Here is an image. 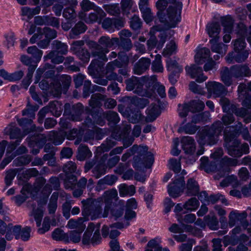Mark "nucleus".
I'll use <instances>...</instances> for the list:
<instances>
[{
  "instance_id": "18",
  "label": "nucleus",
  "mask_w": 251,
  "mask_h": 251,
  "mask_svg": "<svg viewBox=\"0 0 251 251\" xmlns=\"http://www.w3.org/2000/svg\"><path fill=\"white\" fill-rule=\"evenodd\" d=\"M87 179L85 177H81L78 181L77 180L75 189L73 191V196L75 198H79L83 193L87 187Z\"/></svg>"
},
{
  "instance_id": "29",
  "label": "nucleus",
  "mask_w": 251,
  "mask_h": 251,
  "mask_svg": "<svg viewBox=\"0 0 251 251\" xmlns=\"http://www.w3.org/2000/svg\"><path fill=\"white\" fill-rule=\"evenodd\" d=\"M18 124L20 126L26 127L27 125H30L31 126L30 129L29 130H28L26 132L25 134H26L28 133H29L31 131H39L41 132L43 130V127H37L36 128V126L34 125H32L33 121L31 119H28L27 118H22L18 121Z\"/></svg>"
},
{
  "instance_id": "19",
  "label": "nucleus",
  "mask_w": 251,
  "mask_h": 251,
  "mask_svg": "<svg viewBox=\"0 0 251 251\" xmlns=\"http://www.w3.org/2000/svg\"><path fill=\"white\" fill-rule=\"evenodd\" d=\"M117 180V177L114 175H107L103 178L100 179L97 183V190L100 191L106 188V185L111 186Z\"/></svg>"
},
{
  "instance_id": "20",
  "label": "nucleus",
  "mask_w": 251,
  "mask_h": 251,
  "mask_svg": "<svg viewBox=\"0 0 251 251\" xmlns=\"http://www.w3.org/2000/svg\"><path fill=\"white\" fill-rule=\"evenodd\" d=\"M120 160L119 156L113 155L109 157L108 154H104L101 156L100 162L104 164L107 168L111 169L118 163Z\"/></svg>"
},
{
  "instance_id": "32",
  "label": "nucleus",
  "mask_w": 251,
  "mask_h": 251,
  "mask_svg": "<svg viewBox=\"0 0 251 251\" xmlns=\"http://www.w3.org/2000/svg\"><path fill=\"white\" fill-rule=\"evenodd\" d=\"M240 140L238 139L236 136V158L240 157L241 154H248L250 151V147L247 143H243L240 146ZM238 164V161L236 159V165Z\"/></svg>"
},
{
  "instance_id": "9",
  "label": "nucleus",
  "mask_w": 251,
  "mask_h": 251,
  "mask_svg": "<svg viewBox=\"0 0 251 251\" xmlns=\"http://www.w3.org/2000/svg\"><path fill=\"white\" fill-rule=\"evenodd\" d=\"M185 70L187 74L191 78H196V81L199 83L202 82L207 78V76L204 75L202 68L197 65L193 64L190 67L186 66Z\"/></svg>"
},
{
  "instance_id": "34",
  "label": "nucleus",
  "mask_w": 251,
  "mask_h": 251,
  "mask_svg": "<svg viewBox=\"0 0 251 251\" xmlns=\"http://www.w3.org/2000/svg\"><path fill=\"white\" fill-rule=\"evenodd\" d=\"M53 50L57 51L58 53L62 55H65L68 52V46L61 41L54 40L52 43Z\"/></svg>"
},
{
  "instance_id": "50",
  "label": "nucleus",
  "mask_w": 251,
  "mask_h": 251,
  "mask_svg": "<svg viewBox=\"0 0 251 251\" xmlns=\"http://www.w3.org/2000/svg\"><path fill=\"white\" fill-rule=\"evenodd\" d=\"M106 167L104 164L101 163L96 165L93 170V174L96 178H100L101 176L104 175L106 173Z\"/></svg>"
},
{
  "instance_id": "58",
  "label": "nucleus",
  "mask_w": 251,
  "mask_h": 251,
  "mask_svg": "<svg viewBox=\"0 0 251 251\" xmlns=\"http://www.w3.org/2000/svg\"><path fill=\"white\" fill-rule=\"evenodd\" d=\"M58 103L57 101H52L50 102L48 105L49 109L50 110V112L57 117L60 116L61 114V108L57 106V104Z\"/></svg>"
},
{
  "instance_id": "59",
  "label": "nucleus",
  "mask_w": 251,
  "mask_h": 251,
  "mask_svg": "<svg viewBox=\"0 0 251 251\" xmlns=\"http://www.w3.org/2000/svg\"><path fill=\"white\" fill-rule=\"evenodd\" d=\"M249 51L246 50H239L238 47H236V63L244 62L249 56Z\"/></svg>"
},
{
  "instance_id": "16",
  "label": "nucleus",
  "mask_w": 251,
  "mask_h": 251,
  "mask_svg": "<svg viewBox=\"0 0 251 251\" xmlns=\"http://www.w3.org/2000/svg\"><path fill=\"white\" fill-rule=\"evenodd\" d=\"M210 58V51L206 48H203L199 49L195 56V62L198 65L203 64L208 59Z\"/></svg>"
},
{
  "instance_id": "37",
  "label": "nucleus",
  "mask_w": 251,
  "mask_h": 251,
  "mask_svg": "<svg viewBox=\"0 0 251 251\" xmlns=\"http://www.w3.org/2000/svg\"><path fill=\"white\" fill-rule=\"evenodd\" d=\"M77 178L74 175H66V178L64 179V185L66 189L74 190L75 189Z\"/></svg>"
},
{
  "instance_id": "61",
  "label": "nucleus",
  "mask_w": 251,
  "mask_h": 251,
  "mask_svg": "<svg viewBox=\"0 0 251 251\" xmlns=\"http://www.w3.org/2000/svg\"><path fill=\"white\" fill-rule=\"evenodd\" d=\"M142 22L140 18L134 15L130 20V26L134 30H138L141 28Z\"/></svg>"
},
{
  "instance_id": "57",
  "label": "nucleus",
  "mask_w": 251,
  "mask_h": 251,
  "mask_svg": "<svg viewBox=\"0 0 251 251\" xmlns=\"http://www.w3.org/2000/svg\"><path fill=\"white\" fill-rule=\"evenodd\" d=\"M104 118L107 121L114 124H117L120 121V118L117 112L113 111H109L103 114Z\"/></svg>"
},
{
  "instance_id": "52",
  "label": "nucleus",
  "mask_w": 251,
  "mask_h": 251,
  "mask_svg": "<svg viewBox=\"0 0 251 251\" xmlns=\"http://www.w3.org/2000/svg\"><path fill=\"white\" fill-rule=\"evenodd\" d=\"M31 160L32 157L30 155H23L16 158L14 163L16 166H22L28 164Z\"/></svg>"
},
{
  "instance_id": "31",
  "label": "nucleus",
  "mask_w": 251,
  "mask_h": 251,
  "mask_svg": "<svg viewBox=\"0 0 251 251\" xmlns=\"http://www.w3.org/2000/svg\"><path fill=\"white\" fill-rule=\"evenodd\" d=\"M237 30H240L245 38H246L247 42L251 47V25L248 28L244 24L240 26L239 24H236V34L238 33Z\"/></svg>"
},
{
  "instance_id": "21",
  "label": "nucleus",
  "mask_w": 251,
  "mask_h": 251,
  "mask_svg": "<svg viewBox=\"0 0 251 251\" xmlns=\"http://www.w3.org/2000/svg\"><path fill=\"white\" fill-rule=\"evenodd\" d=\"M206 31L209 37L212 38L220 39L219 34L221 31V26L217 22L209 23L206 26Z\"/></svg>"
},
{
  "instance_id": "25",
  "label": "nucleus",
  "mask_w": 251,
  "mask_h": 251,
  "mask_svg": "<svg viewBox=\"0 0 251 251\" xmlns=\"http://www.w3.org/2000/svg\"><path fill=\"white\" fill-rule=\"evenodd\" d=\"M84 221L83 218H79L77 220L70 219L68 222L67 226L70 229H76L80 232H82L86 226L83 223Z\"/></svg>"
},
{
  "instance_id": "45",
  "label": "nucleus",
  "mask_w": 251,
  "mask_h": 251,
  "mask_svg": "<svg viewBox=\"0 0 251 251\" xmlns=\"http://www.w3.org/2000/svg\"><path fill=\"white\" fill-rule=\"evenodd\" d=\"M160 242L159 240L157 238L151 240L147 245L145 251H162Z\"/></svg>"
},
{
  "instance_id": "10",
  "label": "nucleus",
  "mask_w": 251,
  "mask_h": 251,
  "mask_svg": "<svg viewBox=\"0 0 251 251\" xmlns=\"http://www.w3.org/2000/svg\"><path fill=\"white\" fill-rule=\"evenodd\" d=\"M208 91L215 97H219L226 94L225 86L220 82H208L206 84Z\"/></svg>"
},
{
  "instance_id": "56",
  "label": "nucleus",
  "mask_w": 251,
  "mask_h": 251,
  "mask_svg": "<svg viewBox=\"0 0 251 251\" xmlns=\"http://www.w3.org/2000/svg\"><path fill=\"white\" fill-rule=\"evenodd\" d=\"M50 93L54 97H59L62 92V87L59 82L55 81L51 83Z\"/></svg>"
},
{
  "instance_id": "28",
  "label": "nucleus",
  "mask_w": 251,
  "mask_h": 251,
  "mask_svg": "<svg viewBox=\"0 0 251 251\" xmlns=\"http://www.w3.org/2000/svg\"><path fill=\"white\" fill-rule=\"evenodd\" d=\"M139 7L145 22L147 24L152 22L154 16L149 5L139 6Z\"/></svg>"
},
{
  "instance_id": "8",
  "label": "nucleus",
  "mask_w": 251,
  "mask_h": 251,
  "mask_svg": "<svg viewBox=\"0 0 251 251\" xmlns=\"http://www.w3.org/2000/svg\"><path fill=\"white\" fill-rule=\"evenodd\" d=\"M185 181L184 177L181 176L176 179L173 183L168 185V193L173 198H177L183 192L184 188Z\"/></svg>"
},
{
  "instance_id": "3",
  "label": "nucleus",
  "mask_w": 251,
  "mask_h": 251,
  "mask_svg": "<svg viewBox=\"0 0 251 251\" xmlns=\"http://www.w3.org/2000/svg\"><path fill=\"white\" fill-rule=\"evenodd\" d=\"M117 196V190L112 189L105 191L102 197L97 199H88L82 201L83 215L91 216L92 220L101 216L107 217L112 200L116 199Z\"/></svg>"
},
{
  "instance_id": "46",
  "label": "nucleus",
  "mask_w": 251,
  "mask_h": 251,
  "mask_svg": "<svg viewBox=\"0 0 251 251\" xmlns=\"http://www.w3.org/2000/svg\"><path fill=\"white\" fill-rule=\"evenodd\" d=\"M167 65L168 70L175 73H179L182 71V68L180 66L177 62L171 58H169L167 60Z\"/></svg>"
},
{
  "instance_id": "40",
  "label": "nucleus",
  "mask_w": 251,
  "mask_h": 251,
  "mask_svg": "<svg viewBox=\"0 0 251 251\" xmlns=\"http://www.w3.org/2000/svg\"><path fill=\"white\" fill-rule=\"evenodd\" d=\"M102 7L105 11L110 15L117 16L120 13V9L118 3L104 4Z\"/></svg>"
},
{
  "instance_id": "4",
  "label": "nucleus",
  "mask_w": 251,
  "mask_h": 251,
  "mask_svg": "<svg viewBox=\"0 0 251 251\" xmlns=\"http://www.w3.org/2000/svg\"><path fill=\"white\" fill-rule=\"evenodd\" d=\"M182 2H178L175 6H169L166 11L157 12V16L163 27L154 26L155 30L161 31L175 27L180 21Z\"/></svg>"
},
{
  "instance_id": "51",
  "label": "nucleus",
  "mask_w": 251,
  "mask_h": 251,
  "mask_svg": "<svg viewBox=\"0 0 251 251\" xmlns=\"http://www.w3.org/2000/svg\"><path fill=\"white\" fill-rule=\"evenodd\" d=\"M39 106L37 105H31L29 103L27 104L26 108L22 112L23 116H27L29 118H35V112L37 111Z\"/></svg>"
},
{
  "instance_id": "54",
  "label": "nucleus",
  "mask_w": 251,
  "mask_h": 251,
  "mask_svg": "<svg viewBox=\"0 0 251 251\" xmlns=\"http://www.w3.org/2000/svg\"><path fill=\"white\" fill-rule=\"evenodd\" d=\"M199 205V202L196 198H192L187 201L183 205L185 209L192 211L197 209Z\"/></svg>"
},
{
  "instance_id": "22",
  "label": "nucleus",
  "mask_w": 251,
  "mask_h": 251,
  "mask_svg": "<svg viewBox=\"0 0 251 251\" xmlns=\"http://www.w3.org/2000/svg\"><path fill=\"white\" fill-rule=\"evenodd\" d=\"M100 10L101 13H99L97 10H94L93 12L90 13L88 16L86 17L85 22L89 24L100 22L102 19L106 16V14L100 7Z\"/></svg>"
},
{
  "instance_id": "33",
  "label": "nucleus",
  "mask_w": 251,
  "mask_h": 251,
  "mask_svg": "<svg viewBox=\"0 0 251 251\" xmlns=\"http://www.w3.org/2000/svg\"><path fill=\"white\" fill-rule=\"evenodd\" d=\"M204 221L211 229L216 230L218 228L219 222L215 215L209 214L205 216Z\"/></svg>"
},
{
  "instance_id": "11",
  "label": "nucleus",
  "mask_w": 251,
  "mask_h": 251,
  "mask_svg": "<svg viewBox=\"0 0 251 251\" xmlns=\"http://www.w3.org/2000/svg\"><path fill=\"white\" fill-rule=\"evenodd\" d=\"M235 75V66H232L230 68L224 67L220 71L221 80L226 86H229L232 84L233 82L232 77Z\"/></svg>"
},
{
  "instance_id": "39",
  "label": "nucleus",
  "mask_w": 251,
  "mask_h": 251,
  "mask_svg": "<svg viewBox=\"0 0 251 251\" xmlns=\"http://www.w3.org/2000/svg\"><path fill=\"white\" fill-rule=\"evenodd\" d=\"M201 167L205 172L209 173L214 171L216 169V166L215 162H212L209 163L208 157H202L201 159Z\"/></svg>"
},
{
  "instance_id": "49",
  "label": "nucleus",
  "mask_w": 251,
  "mask_h": 251,
  "mask_svg": "<svg viewBox=\"0 0 251 251\" xmlns=\"http://www.w3.org/2000/svg\"><path fill=\"white\" fill-rule=\"evenodd\" d=\"M209 117L210 114L207 112L193 115L191 117V123L196 124L206 121Z\"/></svg>"
},
{
  "instance_id": "41",
  "label": "nucleus",
  "mask_w": 251,
  "mask_h": 251,
  "mask_svg": "<svg viewBox=\"0 0 251 251\" xmlns=\"http://www.w3.org/2000/svg\"><path fill=\"white\" fill-rule=\"evenodd\" d=\"M37 31L38 33L42 34V35H45V37L50 39V41L51 39L55 38L57 35L56 30L48 27H45L43 29L38 28Z\"/></svg>"
},
{
  "instance_id": "42",
  "label": "nucleus",
  "mask_w": 251,
  "mask_h": 251,
  "mask_svg": "<svg viewBox=\"0 0 251 251\" xmlns=\"http://www.w3.org/2000/svg\"><path fill=\"white\" fill-rule=\"evenodd\" d=\"M27 52L32 55V57L35 59L36 62H39L41 60L43 54L42 50H39L36 46L28 47Z\"/></svg>"
},
{
  "instance_id": "35",
  "label": "nucleus",
  "mask_w": 251,
  "mask_h": 251,
  "mask_svg": "<svg viewBox=\"0 0 251 251\" xmlns=\"http://www.w3.org/2000/svg\"><path fill=\"white\" fill-rule=\"evenodd\" d=\"M105 96L100 93H95L91 96L89 100V105L92 108L100 107L101 105V101L104 100Z\"/></svg>"
},
{
  "instance_id": "27",
  "label": "nucleus",
  "mask_w": 251,
  "mask_h": 251,
  "mask_svg": "<svg viewBox=\"0 0 251 251\" xmlns=\"http://www.w3.org/2000/svg\"><path fill=\"white\" fill-rule=\"evenodd\" d=\"M55 50H51L44 57L45 60H50L52 63L59 64L64 60L65 57L59 55Z\"/></svg>"
},
{
  "instance_id": "5",
  "label": "nucleus",
  "mask_w": 251,
  "mask_h": 251,
  "mask_svg": "<svg viewBox=\"0 0 251 251\" xmlns=\"http://www.w3.org/2000/svg\"><path fill=\"white\" fill-rule=\"evenodd\" d=\"M148 147L146 146L142 147L140 151H143L144 153L140 156H135L133 158V167L135 168H138L139 165L142 164L146 168H150L154 162V158L152 153L148 152Z\"/></svg>"
},
{
  "instance_id": "6",
  "label": "nucleus",
  "mask_w": 251,
  "mask_h": 251,
  "mask_svg": "<svg viewBox=\"0 0 251 251\" xmlns=\"http://www.w3.org/2000/svg\"><path fill=\"white\" fill-rule=\"evenodd\" d=\"M83 112L84 107L80 103H77L74 105H71L69 103H67L64 105V113L69 115L72 121H82V114Z\"/></svg>"
},
{
  "instance_id": "44",
  "label": "nucleus",
  "mask_w": 251,
  "mask_h": 251,
  "mask_svg": "<svg viewBox=\"0 0 251 251\" xmlns=\"http://www.w3.org/2000/svg\"><path fill=\"white\" fill-rule=\"evenodd\" d=\"M251 76V70L247 65L241 67L236 64V79L240 76L249 77Z\"/></svg>"
},
{
  "instance_id": "36",
  "label": "nucleus",
  "mask_w": 251,
  "mask_h": 251,
  "mask_svg": "<svg viewBox=\"0 0 251 251\" xmlns=\"http://www.w3.org/2000/svg\"><path fill=\"white\" fill-rule=\"evenodd\" d=\"M81 9L84 11H88L90 10H97L100 13H101L100 7L97 6L94 2L89 0H83L80 3Z\"/></svg>"
},
{
  "instance_id": "15",
  "label": "nucleus",
  "mask_w": 251,
  "mask_h": 251,
  "mask_svg": "<svg viewBox=\"0 0 251 251\" xmlns=\"http://www.w3.org/2000/svg\"><path fill=\"white\" fill-rule=\"evenodd\" d=\"M219 39L212 38L209 41L211 44V50L212 51L221 54L222 57L225 55L227 50V46L222 43H219Z\"/></svg>"
},
{
  "instance_id": "47",
  "label": "nucleus",
  "mask_w": 251,
  "mask_h": 251,
  "mask_svg": "<svg viewBox=\"0 0 251 251\" xmlns=\"http://www.w3.org/2000/svg\"><path fill=\"white\" fill-rule=\"evenodd\" d=\"M221 22L224 27V30L228 33H230L233 27V20L230 16H226L221 18Z\"/></svg>"
},
{
  "instance_id": "14",
  "label": "nucleus",
  "mask_w": 251,
  "mask_h": 251,
  "mask_svg": "<svg viewBox=\"0 0 251 251\" xmlns=\"http://www.w3.org/2000/svg\"><path fill=\"white\" fill-rule=\"evenodd\" d=\"M182 148L187 154L193 153L196 149L194 139L190 136H184L181 140Z\"/></svg>"
},
{
  "instance_id": "13",
  "label": "nucleus",
  "mask_w": 251,
  "mask_h": 251,
  "mask_svg": "<svg viewBox=\"0 0 251 251\" xmlns=\"http://www.w3.org/2000/svg\"><path fill=\"white\" fill-rule=\"evenodd\" d=\"M151 60L148 58L142 57L136 63L134 66V74L140 75L149 69L151 65Z\"/></svg>"
},
{
  "instance_id": "62",
  "label": "nucleus",
  "mask_w": 251,
  "mask_h": 251,
  "mask_svg": "<svg viewBox=\"0 0 251 251\" xmlns=\"http://www.w3.org/2000/svg\"><path fill=\"white\" fill-rule=\"evenodd\" d=\"M176 43L171 41L169 44H167L165 49L163 51V55L165 56H170L176 52Z\"/></svg>"
},
{
  "instance_id": "7",
  "label": "nucleus",
  "mask_w": 251,
  "mask_h": 251,
  "mask_svg": "<svg viewBox=\"0 0 251 251\" xmlns=\"http://www.w3.org/2000/svg\"><path fill=\"white\" fill-rule=\"evenodd\" d=\"M126 89L127 91H134L135 93L139 95H143V86L144 85L143 78L140 79L136 77H132L126 80Z\"/></svg>"
},
{
  "instance_id": "38",
  "label": "nucleus",
  "mask_w": 251,
  "mask_h": 251,
  "mask_svg": "<svg viewBox=\"0 0 251 251\" xmlns=\"http://www.w3.org/2000/svg\"><path fill=\"white\" fill-rule=\"evenodd\" d=\"M64 135L61 133H58L54 131L50 132L49 140L52 141L55 145H60L64 140Z\"/></svg>"
},
{
  "instance_id": "43",
  "label": "nucleus",
  "mask_w": 251,
  "mask_h": 251,
  "mask_svg": "<svg viewBox=\"0 0 251 251\" xmlns=\"http://www.w3.org/2000/svg\"><path fill=\"white\" fill-rule=\"evenodd\" d=\"M151 70L153 72L162 73L163 71V67L161 62V56L157 54L155 59L151 64Z\"/></svg>"
},
{
  "instance_id": "60",
  "label": "nucleus",
  "mask_w": 251,
  "mask_h": 251,
  "mask_svg": "<svg viewBox=\"0 0 251 251\" xmlns=\"http://www.w3.org/2000/svg\"><path fill=\"white\" fill-rule=\"evenodd\" d=\"M79 59L83 62H88L90 59V53L85 49H80L74 52Z\"/></svg>"
},
{
  "instance_id": "30",
  "label": "nucleus",
  "mask_w": 251,
  "mask_h": 251,
  "mask_svg": "<svg viewBox=\"0 0 251 251\" xmlns=\"http://www.w3.org/2000/svg\"><path fill=\"white\" fill-rule=\"evenodd\" d=\"M190 108V111L192 113L199 112L203 110L204 103L200 100H193L188 102Z\"/></svg>"
},
{
  "instance_id": "63",
  "label": "nucleus",
  "mask_w": 251,
  "mask_h": 251,
  "mask_svg": "<svg viewBox=\"0 0 251 251\" xmlns=\"http://www.w3.org/2000/svg\"><path fill=\"white\" fill-rule=\"evenodd\" d=\"M116 143V142L114 140L107 138L106 141L100 145V148L102 151L106 152L115 146Z\"/></svg>"
},
{
  "instance_id": "24",
  "label": "nucleus",
  "mask_w": 251,
  "mask_h": 251,
  "mask_svg": "<svg viewBox=\"0 0 251 251\" xmlns=\"http://www.w3.org/2000/svg\"><path fill=\"white\" fill-rule=\"evenodd\" d=\"M6 133L9 135L11 139H23L25 135L23 134L21 129L14 126L10 125L5 129Z\"/></svg>"
},
{
  "instance_id": "53",
  "label": "nucleus",
  "mask_w": 251,
  "mask_h": 251,
  "mask_svg": "<svg viewBox=\"0 0 251 251\" xmlns=\"http://www.w3.org/2000/svg\"><path fill=\"white\" fill-rule=\"evenodd\" d=\"M40 10V6H36L34 8L25 7L22 9V14L24 16H27L28 18H31L34 15L39 14Z\"/></svg>"
},
{
  "instance_id": "1",
  "label": "nucleus",
  "mask_w": 251,
  "mask_h": 251,
  "mask_svg": "<svg viewBox=\"0 0 251 251\" xmlns=\"http://www.w3.org/2000/svg\"><path fill=\"white\" fill-rule=\"evenodd\" d=\"M220 102L222 104L224 112L226 114L224 115L222 121H216L209 127H205L199 131L197 135L199 137L198 142L201 145L207 144L213 145L218 142V137L221 134L224 125L226 126L224 135L225 147L227 153L232 157L235 156V126H230L234 124L235 118L233 113H235V106L231 104L226 98H221Z\"/></svg>"
},
{
  "instance_id": "48",
  "label": "nucleus",
  "mask_w": 251,
  "mask_h": 251,
  "mask_svg": "<svg viewBox=\"0 0 251 251\" xmlns=\"http://www.w3.org/2000/svg\"><path fill=\"white\" fill-rule=\"evenodd\" d=\"M52 238L56 241H69L68 235L60 228L55 229L52 233Z\"/></svg>"
},
{
  "instance_id": "55",
  "label": "nucleus",
  "mask_w": 251,
  "mask_h": 251,
  "mask_svg": "<svg viewBox=\"0 0 251 251\" xmlns=\"http://www.w3.org/2000/svg\"><path fill=\"white\" fill-rule=\"evenodd\" d=\"M86 29V25L83 22H79L71 29V32L74 35H78L84 33Z\"/></svg>"
},
{
  "instance_id": "2",
  "label": "nucleus",
  "mask_w": 251,
  "mask_h": 251,
  "mask_svg": "<svg viewBox=\"0 0 251 251\" xmlns=\"http://www.w3.org/2000/svg\"><path fill=\"white\" fill-rule=\"evenodd\" d=\"M119 41V39L118 38H110L108 36H102L98 42L93 41L88 42L87 45L90 49L91 54L95 58L88 67L89 73L91 75L102 71L105 63L108 60L106 55L109 51L108 48L118 44Z\"/></svg>"
},
{
  "instance_id": "23",
  "label": "nucleus",
  "mask_w": 251,
  "mask_h": 251,
  "mask_svg": "<svg viewBox=\"0 0 251 251\" xmlns=\"http://www.w3.org/2000/svg\"><path fill=\"white\" fill-rule=\"evenodd\" d=\"M186 188V193L188 196H196L199 194L200 191L199 184L193 178H190L188 180Z\"/></svg>"
},
{
  "instance_id": "12",
  "label": "nucleus",
  "mask_w": 251,
  "mask_h": 251,
  "mask_svg": "<svg viewBox=\"0 0 251 251\" xmlns=\"http://www.w3.org/2000/svg\"><path fill=\"white\" fill-rule=\"evenodd\" d=\"M242 107L238 108V105L236 103V116H239L241 113L245 115L248 112V110L251 109V94L246 92L243 94V100L242 101Z\"/></svg>"
},
{
  "instance_id": "17",
  "label": "nucleus",
  "mask_w": 251,
  "mask_h": 251,
  "mask_svg": "<svg viewBox=\"0 0 251 251\" xmlns=\"http://www.w3.org/2000/svg\"><path fill=\"white\" fill-rule=\"evenodd\" d=\"M160 113L159 106L157 104L152 103L147 110L146 122H152L159 115Z\"/></svg>"
},
{
  "instance_id": "26",
  "label": "nucleus",
  "mask_w": 251,
  "mask_h": 251,
  "mask_svg": "<svg viewBox=\"0 0 251 251\" xmlns=\"http://www.w3.org/2000/svg\"><path fill=\"white\" fill-rule=\"evenodd\" d=\"M92 154L91 151L87 146L81 144L77 149L76 158L79 161H83L91 157Z\"/></svg>"
},
{
  "instance_id": "64",
  "label": "nucleus",
  "mask_w": 251,
  "mask_h": 251,
  "mask_svg": "<svg viewBox=\"0 0 251 251\" xmlns=\"http://www.w3.org/2000/svg\"><path fill=\"white\" fill-rule=\"evenodd\" d=\"M76 13L73 7H67L64 9L63 16L68 20H74L76 17Z\"/></svg>"
}]
</instances>
